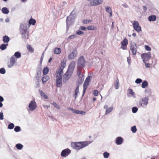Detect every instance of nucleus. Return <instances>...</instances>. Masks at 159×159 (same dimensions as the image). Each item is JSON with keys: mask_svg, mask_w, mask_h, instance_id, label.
<instances>
[{"mask_svg": "<svg viewBox=\"0 0 159 159\" xmlns=\"http://www.w3.org/2000/svg\"><path fill=\"white\" fill-rule=\"evenodd\" d=\"M8 44L3 43L0 46V49L2 50H4L7 48V46L8 45Z\"/></svg>", "mask_w": 159, "mask_h": 159, "instance_id": "nucleus-27", "label": "nucleus"}, {"mask_svg": "<svg viewBox=\"0 0 159 159\" xmlns=\"http://www.w3.org/2000/svg\"><path fill=\"white\" fill-rule=\"evenodd\" d=\"M145 48L146 50L148 51H150L151 50V48L148 46L147 45L145 46Z\"/></svg>", "mask_w": 159, "mask_h": 159, "instance_id": "nucleus-54", "label": "nucleus"}, {"mask_svg": "<svg viewBox=\"0 0 159 159\" xmlns=\"http://www.w3.org/2000/svg\"><path fill=\"white\" fill-rule=\"evenodd\" d=\"M49 79V77L48 76L45 75L43 77L42 79V81L43 83L44 84Z\"/></svg>", "mask_w": 159, "mask_h": 159, "instance_id": "nucleus-26", "label": "nucleus"}, {"mask_svg": "<svg viewBox=\"0 0 159 159\" xmlns=\"http://www.w3.org/2000/svg\"><path fill=\"white\" fill-rule=\"evenodd\" d=\"M73 19H71L69 17L67 16L66 20V31L68 30L70 26L73 24L72 20Z\"/></svg>", "mask_w": 159, "mask_h": 159, "instance_id": "nucleus-15", "label": "nucleus"}, {"mask_svg": "<svg viewBox=\"0 0 159 159\" xmlns=\"http://www.w3.org/2000/svg\"><path fill=\"white\" fill-rule=\"evenodd\" d=\"M49 70L47 67H45L43 70V73L44 75H46L48 74L49 72Z\"/></svg>", "mask_w": 159, "mask_h": 159, "instance_id": "nucleus-35", "label": "nucleus"}, {"mask_svg": "<svg viewBox=\"0 0 159 159\" xmlns=\"http://www.w3.org/2000/svg\"><path fill=\"white\" fill-rule=\"evenodd\" d=\"M14 130L16 132H18L20 130V128L19 126H16L14 128Z\"/></svg>", "mask_w": 159, "mask_h": 159, "instance_id": "nucleus-47", "label": "nucleus"}, {"mask_svg": "<svg viewBox=\"0 0 159 159\" xmlns=\"http://www.w3.org/2000/svg\"><path fill=\"white\" fill-rule=\"evenodd\" d=\"M80 29L82 30L86 31L87 30V28L84 26H81L80 27Z\"/></svg>", "mask_w": 159, "mask_h": 159, "instance_id": "nucleus-62", "label": "nucleus"}, {"mask_svg": "<svg viewBox=\"0 0 159 159\" xmlns=\"http://www.w3.org/2000/svg\"><path fill=\"white\" fill-rule=\"evenodd\" d=\"M89 144L88 142H75L71 143V147L76 150H80Z\"/></svg>", "mask_w": 159, "mask_h": 159, "instance_id": "nucleus-2", "label": "nucleus"}, {"mask_svg": "<svg viewBox=\"0 0 159 159\" xmlns=\"http://www.w3.org/2000/svg\"><path fill=\"white\" fill-rule=\"evenodd\" d=\"M41 68L39 66L36 68L37 76L36 77V80H40V75L41 73Z\"/></svg>", "mask_w": 159, "mask_h": 159, "instance_id": "nucleus-16", "label": "nucleus"}, {"mask_svg": "<svg viewBox=\"0 0 159 159\" xmlns=\"http://www.w3.org/2000/svg\"><path fill=\"white\" fill-rule=\"evenodd\" d=\"M91 20H85L83 21V23L84 24H87L91 22Z\"/></svg>", "mask_w": 159, "mask_h": 159, "instance_id": "nucleus-55", "label": "nucleus"}, {"mask_svg": "<svg viewBox=\"0 0 159 159\" xmlns=\"http://www.w3.org/2000/svg\"><path fill=\"white\" fill-rule=\"evenodd\" d=\"M77 55V52L76 49H74L73 51L71 52L68 56V59L69 60H72L76 57Z\"/></svg>", "mask_w": 159, "mask_h": 159, "instance_id": "nucleus-11", "label": "nucleus"}, {"mask_svg": "<svg viewBox=\"0 0 159 159\" xmlns=\"http://www.w3.org/2000/svg\"><path fill=\"white\" fill-rule=\"evenodd\" d=\"M71 153V150L68 148L63 150L61 154V157H65L67 156Z\"/></svg>", "mask_w": 159, "mask_h": 159, "instance_id": "nucleus-10", "label": "nucleus"}, {"mask_svg": "<svg viewBox=\"0 0 159 159\" xmlns=\"http://www.w3.org/2000/svg\"><path fill=\"white\" fill-rule=\"evenodd\" d=\"M36 22V21L34 19H30L29 21V23L30 25H34Z\"/></svg>", "mask_w": 159, "mask_h": 159, "instance_id": "nucleus-33", "label": "nucleus"}, {"mask_svg": "<svg viewBox=\"0 0 159 159\" xmlns=\"http://www.w3.org/2000/svg\"><path fill=\"white\" fill-rule=\"evenodd\" d=\"M28 28L27 24L25 23H22L20 24L19 27V31L21 38L25 40L29 39V32L28 31Z\"/></svg>", "mask_w": 159, "mask_h": 159, "instance_id": "nucleus-1", "label": "nucleus"}, {"mask_svg": "<svg viewBox=\"0 0 159 159\" xmlns=\"http://www.w3.org/2000/svg\"><path fill=\"white\" fill-rule=\"evenodd\" d=\"M145 64V66L146 68H149L150 67V64L148 63H147L145 61V63H144Z\"/></svg>", "mask_w": 159, "mask_h": 159, "instance_id": "nucleus-63", "label": "nucleus"}, {"mask_svg": "<svg viewBox=\"0 0 159 159\" xmlns=\"http://www.w3.org/2000/svg\"><path fill=\"white\" fill-rule=\"evenodd\" d=\"M39 91L41 95L45 99L48 98V96L45 95V93H44L42 90H39Z\"/></svg>", "mask_w": 159, "mask_h": 159, "instance_id": "nucleus-41", "label": "nucleus"}, {"mask_svg": "<svg viewBox=\"0 0 159 159\" xmlns=\"http://www.w3.org/2000/svg\"><path fill=\"white\" fill-rule=\"evenodd\" d=\"M127 62L129 65H130L131 64V59L127 58Z\"/></svg>", "mask_w": 159, "mask_h": 159, "instance_id": "nucleus-64", "label": "nucleus"}, {"mask_svg": "<svg viewBox=\"0 0 159 159\" xmlns=\"http://www.w3.org/2000/svg\"><path fill=\"white\" fill-rule=\"evenodd\" d=\"M103 155L104 158H107L109 156V153L105 152L103 153Z\"/></svg>", "mask_w": 159, "mask_h": 159, "instance_id": "nucleus-46", "label": "nucleus"}, {"mask_svg": "<svg viewBox=\"0 0 159 159\" xmlns=\"http://www.w3.org/2000/svg\"><path fill=\"white\" fill-rule=\"evenodd\" d=\"M16 148L19 150H21L23 147V145L20 143H18L16 144Z\"/></svg>", "mask_w": 159, "mask_h": 159, "instance_id": "nucleus-36", "label": "nucleus"}, {"mask_svg": "<svg viewBox=\"0 0 159 159\" xmlns=\"http://www.w3.org/2000/svg\"><path fill=\"white\" fill-rule=\"evenodd\" d=\"M66 66V61H61V66L59 69H62V70H63V69Z\"/></svg>", "mask_w": 159, "mask_h": 159, "instance_id": "nucleus-24", "label": "nucleus"}, {"mask_svg": "<svg viewBox=\"0 0 159 159\" xmlns=\"http://www.w3.org/2000/svg\"><path fill=\"white\" fill-rule=\"evenodd\" d=\"M75 62L74 61H72L69 65L67 71L72 74L75 68Z\"/></svg>", "mask_w": 159, "mask_h": 159, "instance_id": "nucleus-7", "label": "nucleus"}, {"mask_svg": "<svg viewBox=\"0 0 159 159\" xmlns=\"http://www.w3.org/2000/svg\"><path fill=\"white\" fill-rule=\"evenodd\" d=\"M53 105L56 107L58 109H60V107L54 102L53 103Z\"/></svg>", "mask_w": 159, "mask_h": 159, "instance_id": "nucleus-60", "label": "nucleus"}, {"mask_svg": "<svg viewBox=\"0 0 159 159\" xmlns=\"http://www.w3.org/2000/svg\"><path fill=\"white\" fill-rule=\"evenodd\" d=\"M78 69H82L85 65V61L83 56H80L78 59L77 61Z\"/></svg>", "mask_w": 159, "mask_h": 159, "instance_id": "nucleus-3", "label": "nucleus"}, {"mask_svg": "<svg viewBox=\"0 0 159 159\" xmlns=\"http://www.w3.org/2000/svg\"><path fill=\"white\" fill-rule=\"evenodd\" d=\"M76 33L77 34L80 35L83 34L84 32L80 30H78L76 31Z\"/></svg>", "mask_w": 159, "mask_h": 159, "instance_id": "nucleus-57", "label": "nucleus"}, {"mask_svg": "<svg viewBox=\"0 0 159 159\" xmlns=\"http://www.w3.org/2000/svg\"><path fill=\"white\" fill-rule=\"evenodd\" d=\"M76 35L75 34L71 35L68 38V39H72L76 37Z\"/></svg>", "mask_w": 159, "mask_h": 159, "instance_id": "nucleus-56", "label": "nucleus"}, {"mask_svg": "<svg viewBox=\"0 0 159 159\" xmlns=\"http://www.w3.org/2000/svg\"><path fill=\"white\" fill-rule=\"evenodd\" d=\"M88 85V84H86L85 83H84L83 85V93L82 95V96H83L85 91L87 88V86Z\"/></svg>", "mask_w": 159, "mask_h": 159, "instance_id": "nucleus-30", "label": "nucleus"}, {"mask_svg": "<svg viewBox=\"0 0 159 159\" xmlns=\"http://www.w3.org/2000/svg\"><path fill=\"white\" fill-rule=\"evenodd\" d=\"M138 110V108L136 107H133L132 108V111L133 113H136Z\"/></svg>", "mask_w": 159, "mask_h": 159, "instance_id": "nucleus-50", "label": "nucleus"}, {"mask_svg": "<svg viewBox=\"0 0 159 159\" xmlns=\"http://www.w3.org/2000/svg\"><path fill=\"white\" fill-rule=\"evenodd\" d=\"M148 103V98L147 97L143 98L139 102L138 106V107H142L145 108Z\"/></svg>", "mask_w": 159, "mask_h": 159, "instance_id": "nucleus-4", "label": "nucleus"}, {"mask_svg": "<svg viewBox=\"0 0 159 159\" xmlns=\"http://www.w3.org/2000/svg\"><path fill=\"white\" fill-rule=\"evenodd\" d=\"M62 77H58L56 79V86L58 87H61L62 84Z\"/></svg>", "mask_w": 159, "mask_h": 159, "instance_id": "nucleus-17", "label": "nucleus"}, {"mask_svg": "<svg viewBox=\"0 0 159 159\" xmlns=\"http://www.w3.org/2000/svg\"><path fill=\"white\" fill-rule=\"evenodd\" d=\"M90 76H88V77H87L86 78L85 80L84 83L89 84V82L90 80Z\"/></svg>", "mask_w": 159, "mask_h": 159, "instance_id": "nucleus-53", "label": "nucleus"}, {"mask_svg": "<svg viewBox=\"0 0 159 159\" xmlns=\"http://www.w3.org/2000/svg\"><path fill=\"white\" fill-rule=\"evenodd\" d=\"M63 73V71L62 69H58L57 70L56 73V78H58V77H62Z\"/></svg>", "mask_w": 159, "mask_h": 159, "instance_id": "nucleus-18", "label": "nucleus"}, {"mask_svg": "<svg viewBox=\"0 0 159 159\" xmlns=\"http://www.w3.org/2000/svg\"><path fill=\"white\" fill-rule=\"evenodd\" d=\"M72 74L66 71V72L64 75L63 81L64 83H66L69 80L70 77L71 75Z\"/></svg>", "mask_w": 159, "mask_h": 159, "instance_id": "nucleus-14", "label": "nucleus"}, {"mask_svg": "<svg viewBox=\"0 0 159 159\" xmlns=\"http://www.w3.org/2000/svg\"><path fill=\"white\" fill-rule=\"evenodd\" d=\"M61 49L60 48H55L54 52L56 54H59L61 52Z\"/></svg>", "mask_w": 159, "mask_h": 159, "instance_id": "nucleus-34", "label": "nucleus"}, {"mask_svg": "<svg viewBox=\"0 0 159 159\" xmlns=\"http://www.w3.org/2000/svg\"><path fill=\"white\" fill-rule=\"evenodd\" d=\"M16 60L14 56H12L10 58V64L8 65V67L10 68L16 65Z\"/></svg>", "mask_w": 159, "mask_h": 159, "instance_id": "nucleus-8", "label": "nucleus"}, {"mask_svg": "<svg viewBox=\"0 0 159 159\" xmlns=\"http://www.w3.org/2000/svg\"><path fill=\"white\" fill-rule=\"evenodd\" d=\"M131 130L133 133H135L137 130V129L135 126H134L131 128Z\"/></svg>", "mask_w": 159, "mask_h": 159, "instance_id": "nucleus-44", "label": "nucleus"}, {"mask_svg": "<svg viewBox=\"0 0 159 159\" xmlns=\"http://www.w3.org/2000/svg\"><path fill=\"white\" fill-rule=\"evenodd\" d=\"M3 119V113L0 112V120H2Z\"/></svg>", "mask_w": 159, "mask_h": 159, "instance_id": "nucleus-61", "label": "nucleus"}, {"mask_svg": "<svg viewBox=\"0 0 159 159\" xmlns=\"http://www.w3.org/2000/svg\"><path fill=\"white\" fill-rule=\"evenodd\" d=\"M123 139L120 137H118L116 138V143L118 145L121 144L123 142Z\"/></svg>", "mask_w": 159, "mask_h": 159, "instance_id": "nucleus-20", "label": "nucleus"}, {"mask_svg": "<svg viewBox=\"0 0 159 159\" xmlns=\"http://www.w3.org/2000/svg\"><path fill=\"white\" fill-rule=\"evenodd\" d=\"M82 69H78L77 71V74L78 75L79 77H80L81 76H82L83 75L82 74H81V71Z\"/></svg>", "mask_w": 159, "mask_h": 159, "instance_id": "nucleus-49", "label": "nucleus"}, {"mask_svg": "<svg viewBox=\"0 0 159 159\" xmlns=\"http://www.w3.org/2000/svg\"><path fill=\"white\" fill-rule=\"evenodd\" d=\"M128 40L127 39H124L122 42H121V45L125 46L128 44Z\"/></svg>", "mask_w": 159, "mask_h": 159, "instance_id": "nucleus-37", "label": "nucleus"}, {"mask_svg": "<svg viewBox=\"0 0 159 159\" xmlns=\"http://www.w3.org/2000/svg\"><path fill=\"white\" fill-rule=\"evenodd\" d=\"M142 82V80L140 78L137 79L135 81V82L137 84H140Z\"/></svg>", "mask_w": 159, "mask_h": 159, "instance_id": "nucleus-52", "label": "nucleus"}, {"mask_svg": "<svg viewBox=\"0 0 159 159\" xmlns=\"http://www.w3.org/2000/svg\"><path fill=\"white\" fill-rule=\"evenodd\" d=\"M105 9L106 11L108 13L112 11V10L110 6L106 7Z\"/></svg>", "mask_w": 159, "mask_h": 159, "instance_id": "nucleus-42", "label": "nucleus"}, {"mask_svg": "<svg viewBox=\"0 0 159 159\" xmlns=\"http://www.w3.org/2000/svg\"><path fill=\"white\" fill-rule=\"evenodd\" d=\"M27 48L29 51L30 52H34V49L31 47V45L29 44L27 45Z\"/></svg>", "mask_w": 159, "mask_h": 159, "instance_id": "nucleus-40", "label": "nucleus"}, {"mask_svg": "<svg viewBox=\"0 0 159 159\" xmlns=\"http://www.w3.org/2000/svg\"><path fill=\"white\" fill-rule=\"evenodd\" d=\"M97 5L102 3L103 2V0H95Z\"/></svg>", "mask_w": 159, "mask_h": 159, "instance_id": "nucleus-51", "label": "nucleus"}, {"mask_svg": "<svg viewBox=\"0 0 159 159\" xmlns=\"http://www.w3.org/2000/svg\"><path fill=\"white\" fill-rule=\"evenodd\" d=\"M6 73V70L4 68L0 69V73L2 74H4Z\"/></svg>", "mask_w": 159, "mask_h": 159, "instance_id": "nucleus-48", "label": "nucleus"}, {"mask_svg": "<svg viewBox=\"0 0 159 159\" xmlns=\"http://www.w3.org/2000/svg\"><path fill=\"white\" fill-rule=\"evenodd\" d=\"M68 109L69 110H70L73 113L82 115H84L85 114V112L84 111H79L77 110H75L72 108L69 107L68 108Z\"/></svg>", "mask_w": 159, "mask_h": 159, "instance_id": "nucleus-13", "label": "nucleus"}, {"mask_svg": "<svg viewBox=\"0 0 159 159\" xmlns=\"http://www.w3.org/2000/svg\"><path fill=\"white\" fill-rule=\"evenodd\" d=\"M114 85L116 89H118L119 88V81L118 79L115 81Z\"/></svg>", "mask_w": 159, "mask_h": 159, "instance_id": "nucleus-32", "label": "nucleus"}, {"mask_svg": "<svg viewBox=\"0 0 159 159\" xmlns=\"http://www.w3.org/2000/svg\"><path fill=\"white\" fill-rule=\"evenodd\" d=\"M87 29L89 30H95L97 29L96 27L93 25H91L87 27Z\"/></svg>", "mask_w": 159, "mask_h": 159, "instance_id": "nucleus-28", "label": "nucleus"}, {"mask_svg": "<svg viewBox=\"0 0 159 159\" xmlns=\"http://www.w3.org/2000/svg\"><path fill=\"white\" fill-rule=\"evenodd\" d=\"M79 85H78L76 89H75V99H76V97H77V94H78V93H79Z\"/></svg>", "mask_w": 159, "mask_h": 159, "instance_id": "nucleus-38", "label": "nucleus"}, {"mask_svg": "<svg viewBox=\"0 0 159 159\" xmlns=\"http://www.w3.org/2000/svg\"><path fill=\"white\" fill-rule=\"evenodd\" d=\"M89 1L90 2V5L91 6H95L97 5L95 0H89Z\"/></svg>", "mask_w": 159, "mask_h": 159, "instance_id": "nucleus-43", "label": "nucleus"}, {"mask_svg": "<svg viewBox=\"0 0 159 159\" xmlns=\"http://www.w3.org/2000/svg\"><path fill=\"white\" fill-rule=\"evenodd\" d=\"M79 77V78L77 80V83L79 84H81L84 80V77L83 75L82 76Z\"/></svg>", "mask_w": 159, "mask_h": 159, "instance_id": "nucleus-25", "label": "nucleus"}, {"mask_svg": "<svg viewBox=\"0 0 159 159\" xmlns=\"http://www.w3.org/2000/svg\"><path fill=\"white\" fill-rule=\"evenodd\" d=\"M137 47V44L135 43H131L130 50L134 55H135L136 54Z\"/></svg>", "mask_w": 159, "mask_h": 159, "instance_id": "nucleus-9", "label": "nucleus"}, {"mask_svg": "<svg viewBox=\"0 0 159 159\" xmlns=\"http://www.w3.org/2000/svg\"><path fill=\"white\" fill-rule=\"evenodd\" d=\"M113 109V107H110L108 108L107 109L106 111L105 114L107 115L108 114L110 113L112 111Z\"/></svg>", "mask_w": 159, "mask_h": 159, "instance_id": "nucleus-29", "label": "nucleus"}, {"mask_svg": "<svg viewBox=\"0 0 159 159\" xmlns=\"http://www.w3.org/2000/svg\"><path fill=\"white\" fill-rule=\"evenodd\" d=\"M148 85V83L147 81H144L142 84V87L143 88H145Z\"/></svg>", "mask_w": 159, "mask_h": 159, "instance_id": "nucleus-39", "label": "nucleus"}, {"mask_svg": "<svg viewBox=\"0 0 159 159\" xmlns=\"http://www.w3.org/2000/svg\"><path fill=\"white\" fill-rule=\"evenodd\" d=\"M10 40V38L8 36L5 35L3 37L2 41L4 43H8Z\"/></svg>", "mask_w": 159, "mask_h": 159, "instance_id": "nucleus-22", "label": "nucleus"}, {"mask_svg": "<svg viewBox=\"0 0 159 159\" xmlns=\"http://www.w3.org/2000/svg\"><path fill=\"white\" fill-rule=\"evenodd\" d=\"M37 106L35 101H31L28 107L29 109L28 110V112H29V111H33L36 108Z\"/></svg>", "mask_w": 159, "mask_h": 159, "instance_id": "nucleus-6", "label": "nucleus"}, {"mask_svg": "<svg viewBox=\"0 0 159 159\" xmlns=\"http://www.w3.org/2000/svg\"><path fill=\"white\" fill-rule=\"evenodd\" d=\"M14 127V124L13 123H11L8 125V128L9 129H12Z\"/></svg>", "mask_w": 159, "mask_h": 159, "instance_id": "nucleus-45", "label": "nucleus"}, {"mask_svg": "<svg viewBox=\"0 0 159 159\" xmlns=\"http://www.w3.org/2000/svg\"><path fill=\"white\" fill-rule=\"evenodd\" d=\"M129 93L130 94H131L132 95H134V93L133 91V90L131 89H130L129 90Z\"/></svg>", "mask_w": 159, "mask_h": 159, "instance_id": "nucleus-58", "label": "nucleus"}, {"mask_svg": "<svg viewBox=\"0 0 159 159\" xmlns=\"http://www.w3.org/2000/svg\"><path fill=\"white\" fill-rule=\"evenodd\" d=\"M141 57L143 59V62L145 63V61H148L151 58V56L150 52H148L147 53L141 54Z\"/></svg>", "mask_w": 159, "mask_h": 159, "instance_id": "nucleus-5", "label": "nucleus"}, {"mask_svg": "<svg viewBox=\"0 0 159 159\" xmlns=\"http://www.w3.org/2000/svg\"><path fill=\"white\" fill-rule=\"evenodd\" d=\"M98 91L97 90H94L93 91V95L95 96H97L98 95Z\"/></svg>", "mask_w": 159, "mask_h": 159, "instance_id": "nucleus-59", "label": "nucleus"}, {"mask_svg": "<svg viewBox=\"0 0 159 159\" xmlns=\"http://www.w3.org/2000/svg\"><path fill=\"white\" fill-rule=\"evenodd\" d=\"M2 12L4 14H7L9 12V10L6 7H3L1 10Z\"/></svg>", "mask_w": 159, "mask_h": 159, "instance_id": "nucleus-23", "label": "nucleus"}, {"mask_svg": "<svg viewBox=\"0 0 159 159\" xmlns=\"http://www.w3.org/2000/svg\"><path fill=\"white\" fill-rule=\"evenodd\" d=\"M157 16L155 15H151L148 17V20L149 21H154L156 20Z\"/></svg>", "mask_w": 159, "mask_h": 159, "instance_id": "nucleus-21", "label": "nucleus"}, {"mask_svg": "<svg viewBox=\"0 0 159 159\" xmlns=\"http://www.w3.org/2000/svg\"><path fill=\"white\" fill-rule=\"evenodd\" d=\"M133 27L134 30L138 32L141 31V27L139 26V22L137 21H134L133 24Z\"/></svg>", "mask_w": 159, "mask_h": 159, "instance_id": "nucleus-12", "label": "nucleus"}, {"mask_svg": "<svg viewBox=\"0 0 159 159\" xmlns=\"http://www.w3.org/2000/svg\"><path fill=\"white\" fill-rule=\"evenodd\" d=\"M13 56H14L15 58L16 57L17 58H19L21 57V54L20 52L18 51L15 52Z\"/></svg>", "mask_w": 159, "mask_h": 159, "instance_id": "nucleus-31", "label": "nucleus"}, {"mask_svg": "<svg viewBox=\"0 0 159 159\" xmlns=\"http://www.w3.org/2000/svg\"><path fill=\"white\" fill-rule=\"evenodd\" d=\"M76 10L74 8L71 11L70 15L68 16L71 19H74L76 16Z\"/></svg>", "mask_w": 159, "mask_h": 159, "instance_id": "nucleus-19", "label": "nucleus"}]
</instances>
